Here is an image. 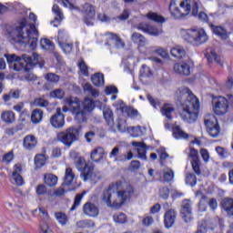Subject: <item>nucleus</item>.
Segmentation results:
<instances>
[{
    "label": "nucleus",
    "mask_w": 233,
    "mask_h": 233,
    "mask_svg": "<svg viewBox=\"0 0 233 233\" xmlns=\"http://www.w3.org/2000/svg\"><path fill=\"white\" fill-rule=\"evenodd\" d=\"M178 114L185 123H196L199 114V99L187 87L178 89L175 95Z\"/></svg>",
    "instance_id": "nucleus-1"
},
{
    "label": "nucleus",
    "mask_w": 233,
    "mask_h": 233,
    "mask_svg": "<svg viewBox=\"0 0 233 233\" xmlns=\"http://www.w3.org/2000/svg\"><path fill=\"white\" fill-rule=\"evenodd\" d=\"M135 192L136 190L132 185L116 182L104 190L102 201L111 208H121L127 201H130Z\"/></svg>",
    "instance_id": "nucleus-2"
},
{
    "label": "nucleus",
    "mask_w": 233,
    "mask_h": 233,
    "mask_svg": "<svg viewBox=\"0 0 233 233\" xmlns=\"http://www.w3.org/2000/svg\"><path fill=\"white\" fill-rule=\"evenodd\" d=\"M7 34L16 45L24 46V48L25 46H29L31 50L37 48L39 33L34 24L26 25V18H23L16 28L8 29Z\"/></svg>",
    "instance_id": "nucleus-3"
},
{
    "label": "nucleus",
    "mask_w": 233,
    "mask_h": 233,
    "mask_svg": "<svg viewBox=\"0 0 233 233\" xmlns=\"http://www.w3.org/2000/svg\"><path fill=\"white\" fill-rule=\"evenodd\" d=\"M190 3L191 0H171L168 10L172 17H174V19H181L182 17H187V15L192 12V15H198L200 21L208 23V15L207 13H198L201 3L199 1H193L192 5Z\"/></svg>",
    "instance_id": "nucleus-4"
},
{
    "label": "nucleus",
    "mask_w": 233,
    "mask_h": 233,
    "mask_svg": "<svg viewBox=\"0 0 233 233\" xmlns=\"http://www.w3.org/2000/svg\"><path fill=\"white\" fill-rule=\"evenodd\" d=\"M41 63V56L37 53L32 55H22L21 58L16 61L12 66L15 72H28L26 65L29 66H35Z\"/></svg>",
    "instance_id": "nucleus-5"
},
{
    "label": "nucleus",
    "mask_w": 233,
    "mask_h": 233,
    "mask_svg": "<svg viewBox=\"0 0 233 233\" xmlns=\"http://www.w3.org/2000/svg\"><path fill=\"white\" fill-rule=\"evenodd\" d=\"M184 39L191 45L199 46L208 41V35L203 28L189 29L186 31Z\"/></svg>",
    "instance_id": "nucleus-6"
},
{
    "label": "nucleus",
    "mask_w": 233,
    "mask_h": 233,
    "mask_svg": "<svg viewBox=\"0 0 233 233\" xmlns=\"http://www.w3.org/2000/svg\"><path fill=\"white\" fill-rule=\"evenodd\" d=\"M65 106H63V112H71L75 116L76 121H84L83 114L79 113V98L75 96L66 97L64 100Z\"/></svg>",
    "instance_id": "nucleus-7"
},
{
    "label": "nucleus",
    "mask_w": 233,
    "mask_h": 233,
    "mask_svg": "<svg viewBox=\"0 0 233 233\" xmlns=\"http://www.w3.org/2000/svg\"><path fill=\"white\" fill-rule=\"evenodd\" d=\"M79 137V129L76 127H68L66 131L57 134L56 139L63 143L65 147H72L73 143L77 141Z\"/></svg>",
    "instance_id": "nucleus-8"
},
{
    "label": "nucleus",
    "mask_w": 233,
    "mask_h": 233,
    "mask_svg": "<svg viewBox=\"0 0 233 233\" xmlns=\"http://www.w3.org/2000/svg\"><path fill=\"white\" fill-rule=\"evenodd\" d=\"M204 124L207 128L208 134L211 137H218L221 133V128L219 124H218V119L214 115H207L204 119Z\"/></svg>",
    "instance_id": "nucleus-9"
},
{
    "label": "nucleus",
    "mask_w": 233,
    "mask_h": 233,
    "mask_svg": "<svg viewBox=\"0 0 233 233\" xmlns=\"http://www.w3.org/2000/svg\"><path fill=\"white\" fill-rule=\"evenodd\" d=\"M96 108V103L94 100L86 97L82 102V107H81V101L78 99V114H82V117H84V120L78 121V123H86V120L88 119V114L92 112Z\"/></svg>",
    "instance_id": "nucleus-10"
},
{
    "label": "nucleus",
    "mask_w": 233,
    "mask_h": 233,
    "mask_svg": "<svg viewBox=\"0 0 233 233\" xmlns=\"http://www.w3.org/2000/svg\"><path fill=\"white\" fill-rule=\"evenodd\" d=\"M81 12L84 14V23L87 26H92L94 25V18L96 17V8L92 4L86 3L81 7Z\"/></svg>",
    "instance_id": "nucleus-11"
},
{
    "label": "nucleus",
    "mask_w": 233,
    "mask_h": 233,
    "mask_svg": "<svg viewBox=\"0 0 233 233\" xmlns=\"http://www.w3.org/2000/svg\"><path fill=\"white\" fill-rule=\"evenodd\" d=\"M213 112L217 116H225L228 112V100L223 96H218L213 101Z\"/></svg>",
    "instance_id": "nucleus-12"
},
{
    "label": "nucleus",
    "mask_w": 233,
    "mask_h": 233,
    "mask_svg": "<svg viewBox=\"0 0 233 233\" xmlns=\"http://www.w3.org/2000/svg\"><path fill=\"white\" fill-rule=\"evenodd\" d=\"M81 179L83 181H99L101 179V175L97 171H94V167L92 166H86L80 174Z\"/></svg>",
    "instance_id": "nucleus-13"
},
{
    "label": "nucleus",
    "mask_w": 233,
    "mask_h": 233,
    "mask_svg": "<svg viewBox=\"0 0 233 233\" xmlns=\"http://www.w3.org/2000/svg\"><path fill=\"white\" fill-rule=\"evenodd\" d=\"M49 121L53 128H63L65 127V115L61 112V107L56 108Z\"/></svg>",
    "instance_id": "nucleus-14"
},
{
    "label": "nucleus",
    "mask_w": 233,
    "mask_h": 233,
    "mask_svg": "<svg viewBox=\"0 0 233 233\" xmlns=\"http://www.w3.org/2000/svg\"><path fill=\"white\" fill-rule=\"evenodd\" d=\"M177 218V212L175 209H168L166 211L164 216V225L166 228H172L174 227V223H176V219Z\"/></svg>",
    "instance_id": "nucleus-15"
},
{
    "label": "nucleus",
    "mask_w": 233,
    "mask_h": 233,
    "mask_svg": "<svg viewBox=\"0 0 233 233\" xmlns=\"http://www.w3.org/2000/svg\"><path fill=\"white\" fill-rule=\"evenodd\" d=\"M83 212L87 218H97V216H99V208L92 202L84 204Z\"/></svg>",
    "instance_id": "nucleus-16"
},
{
    "label": "nucleus",
    "mask_w": 233,
    "mask_h": 233,
    "mask_svg": "<svg viewBox=\"0 0 233 233\" xmlns=\"http://www.w3.org/2000/svg\"><path fill=\"white\" fill-rule=\"evenodd\" d=\"M173 70L179 76H190V66L187 62L176 63Z\"/></svg>",
    "instance_id": "nucleus-17"
},
{
    "label": "nucleus",
    "mask_w": 233,
    "mask_h": 233,
    "mask_svg": "<svg viewBox=\"0 0 233 233\" xmlns=\"http://www.w3.org/2000/svg\"><path fill=\"white\" fill-rule=\"evenodd\" d=\"M52 10L56 17L53 21H51V25H53L55 27H57L59 25H61V21L65 19V16L63 15V11H61L59 5L55 4L52 7Z\"/></svg>",
    "instance_id": "nucleus-18"
},
{
    "label": "nucleus",
    "mask_w": 233,
    "mask_h": 233,
    "mask_svg": "<svg viewBox=\"0 0 233 233\" xmlns=\"http://www.w3.org/2000/svg\"><path fill=\"white\" fill-rule=\"evenodd\" d=\"M137 28L145 34H149V35H159L162 33L161 30L145 23L139 24Z\"/></svg>",
    "instance_id": "nucleus-19"
},
{
    "label": "nucleus",
    "mask_w": 233,
    "mask_h": 233,
    "mask_svg": "<svg viewBox=\"0 0 233 233\" xmlns=\"http://www.w3.org/2000/svg\"><path fill=\"white\" fill-rule=\"evenodd\" d=\"M131 145L137 147V152L138 154L139 159L147 161V144H145L144 142L133 141Z\"/></svg>",
    "instance_id": "nucleus-20"
},
{
    "label": "nucleus",
    "mask_w": 233,
    "mask_h": 233,
    "mask_svg": "<svg viewBox=\"0 0 233 233\" xmlns=\"http://www.w3.org/2000/svg\"><path fill=\"white\" fill-rule=\"evenodd\" d=\"M205 56L207 57L208 63H217L219 66H223V63L221 62V58L216 54L215 50L211 48H208L205 52Z\"/></svg>",
    "instance_id": "nucleus-21"
},
{
    "label": "nucleus",
    "mask_w": 233,
    "mask_h": 233,
    "mask_svg": "<svg viewBox=\"0 0 233 233\" xmlns=\"http://www.w3.org/2000/svg\"><path fill=\"white\" fill-rule=\"evenodd\" d=\"M76 179V173L72 167H66L65 171L64 182L62 184L63 187H70L74 180Z\"/></svg>",
    "instance_id": "nucleus-22"
},
{
    "label": "nucleus",
    "mask_w": 233,
    "mask_h": 233,
    "mask_svg": "<svg viewBox=\"0 0 233 233\" xmlns=\"http://www.w3.org/2000/svg\"><path fill=\"white\" fill-rule=\"evenodd\" d=\"M23 147L25 150H32L37 147V138L34 135L26 136L23 141Z\"/></svg>",
    "instance_id": "nucleus-23"
},
{
    "label": "nucleus",
    "mask_w": 233,
    "mask_h": 233,
    "mask_svg": "<svg viewBox=\"0 0 233 233\" xmlns=\"http://www.w3.org/2000/svg\"><path fill=\"white\" fill-rule=\"evenodd\" d=\"M90 157L95 163H99L105 157V149L103 147H96L92 150Z\"/></svg>",
    "instance_id": "nucleus-24"
},
{
    "label": "nucleus",
    "mask_w": 233,
    "mask_h": 233,
    "mask_svg": "<svg viewBox=\"0 0 233 233\" xmlns=\"http://www.w3.org/2000/svg\"><path fill=\"white\" fill-rule=\"evenodd\" d=\"M118 103L120 105L122 112H124V114H127L129 117H137V116L139 115L137 109H135L132 106H125V103L123 102V100H119Z\"/></svg>",
    "instance_id": "nucleus-25"
},
{
    "label": "nucleus",
    "mask_w": 233,
    "mask_h": 233,
    "mask_svg": "<svg viewBox=\"0 0 233 233\" xmlns=\"http://www.w3.org/2000/svg\"><path fill=\"white\" fill-rule=\"evenodd\" d=\"M57 181H59V178L52 173H46L44 175V183L46 187H56L57 185Z\"/></svg>",
    "instance_id": "nucleus-26"
},
{
    "label": "nucleus",
    "mask_w": 233,
    "mask_h": 233,
    "mask_svg": "<svg viewBox=\"0 0 233 233\" xmlns=\"http://www.w3.org/2000/svg\"><path fill=\"white\" fill-rule=\"evenodd\" d=\"M131 41H133V43L137 45L138 48L147 46V38H145L143 35L139 33H133L131 35Z\"/></svg>",
    "instance_id": "nucleus-27"
},
{
    "label": "nucleus",
    "mask_w": 233,
    "mask_h": 233,
    "mask_svg": "<svg viewBox=\"0 0 233 233\" xmlns=\"http://www.w3.org/2000/svg\"><path fill=\"white\" fill-rule=\"evenodd\" d=\"M106 37L111 41H115V46L116 48H125V42H123V39L119 35L114 33H106Z\"/></svg>",
    "instance_id": "nucleus-28"
},
{
    "label": "nucleus",
    "mask_w": 233,
    "mask_h": 233,
    "mask_svg": "<svg viewBox=\"0 0 233 233\" xmlns=\"http://www.w3.org/2000/svg\"><path fill=\"white\" fill-rule=\"evenodd\" d=\"M221 205L228 216L233 217V198H226L222 199Z\"/></svg>",
    "instance_id": "nucleus-29"
},
{
    "label": "nucleus",
    "mask_w": 233,
    "mask_h": 233,
    "mask_svg": "<svg viewBox=\"0 0 233 233\" xmlns=\"http://www.w3.org/2000/svg\"><path fill=\"white\" fill-rule=\"evenodd\" d=\"M43 110L42 109H34L31 113V123L34 125H38V123H41L43 121Z\"/></svg>",
    "instance_id": "nucleus-30"
},
{
    "label": "nucleus",
    "mask_w": 233,
    "mask_h": 233,
    "mask_svg": "<svg viewBox=\"0 0 233 233\" xmlns=\"http://www.w3.org/2000/svg\"><path fill=\"white\" fill-rule=\"evenodd\" d=\"M1 117L2 121H4V123H7V125H11V123H14V121H15V114H14V111H4L1 114Z\"/></svg>",
    "instance_id": "nucleus-31"
},
{
    "label": "nucleus",
    "mask_w": 233,
    "mask_h": 233,
    "mask_svg": "<svg viewBox=\"0 0 233 233\" xmlns=\"http://www.w3.org/2000/svg\"><path fill=\"white\" fill-rule=\"evenodd\" d=\"M82 86L85 94H87V96H92V97L99 96V91L94 88L90 83H86Z\"/></svg>",
    "instance_id": "nucleus-32"
},
{
    "label": "nucleus",
    "mask_w": 233,
    "mask_h": 233,
    "mask_svg": "<svg viewBox=\"0 0 233 233\" xmlns=\"http://www.w3.org/2000/svg\"><path fill=\"white\" fill-rule=\"evenodd\" d=\"M173 137L175 139H188V134L183 131L179 126H175L173 127Z\"/></svg>",
    "instance_id": "nucleus-33"
},
{
    "label": "nucleus",
    "mask_w": 233,
    "mask_h": 233,
    "mask_svg": "<svg viewBox=\"0 0 233 233\" xmlns=\"http://www.w3.org/2000/svg\"><path fill=\"white\" fill-rule=\"evenodd\" d=\"M170 54L176 59H183L187 56V51L181 46H176L170 50Z\"/></svg>",
    "instance_id": "nucleus-34"
},
{
    "label": "nucleus",
    "mask_w": 233,
    "mask_h": 233,
    "mask_svg": "<svg viewBox=\"0 0 233 233\" xmlns=\"http://www.w3.org/2000/svg\"><path fill=\"white\" fill-rule=\"evenodd\" d=\"M212 30L216 35H218V37L222 39H228V33L227 32V29H225L223 26L220 25H211Z\"/></svg>",
    "instance_id": "nucleus-35"
},
{
    "label": "nucleus",
    "mask_w": 233,
    "mask_h": 233,
    "mask_svg": "<svg viewBox=\"0 0 233 233\" xmlns=\"http://www.w3.org/2000/svg\"><path fill=\"white\" fill-rule=\"evenodd\" d=\"M116 127L118 132L121 133L128 132V130L130 129V127H128V125L127 124V120L121 117L117 118Z\"/></svg>",
    "instance_id": "nucleus-36"
},
{
    "label": "nucleus",
    "mask_w": 233,
    "mask_h": 233,
    "mask_svg": "<svg viewBox=\"0 0 233 233\" xmlns=\"http://www.w3.org/2000/svg\"><path fill=\"white\" fill-rule=\"evenodd\" d=\"M91 81L95 86H103V85H105V76L100 73H96L92 76Z\"/></svg>",
    "instance_id": "nucleus-37"
},
{
    "label": "nucleus",
    "mask_w": 233,
    "mask_h": 233,
    "mask_svg": "<svg viewBox=\"0 0 233 233\" xmlns=\"http://www.w3.org/2000/svg\"><path fill=\"white\" fill-rule=\"evenodd\" d=\"M162 116H165L167 119H172V113L174 112V106L170 104H165L160 110Z\"/></svg>",
    "instance_id": "nucleus-38"
},
{
    "label": "nucleus",
    "mask_w": 233,
    "mask_h": 233,
    "mask_svg": "<svg viewBox=\"0 0 233 233\" xmlns=\"http://www.w3.org/2000/svg\"><path fill=\"white\" fill-rule=\"evenodd\" d=\"M103 114L108 127H114V113L112 110L110 108H106L104 109Z\"/></svg>",
    "instance_id": "nucleus-39"
},
{
    "label": "nucleus",
    "mask_w": 233,
    "mask_h": 233,
    "mask_svg": "<svg viewBox=\"0 0 233 233\" xmlns=\"http://www.w3.org/2000/svg\"><path fill=\"white\" fill-rule=\"evenodd\" d=\"M40 46H41V48H43L44 50H49L50 52H54V48H56V46H54V43H52V41L46 38L40 40Z\"/></svg>",
    "instance_id": "nucleus-40"
},
{
    "label": "nucleus",
    "mask_w": 233,
    "mask_h": 233,
    "mask_svg": "<svg viewBox=\"0 0 233 233\" xmlns=\"http://www.w3.org/2000/svg\"><path fill=\"white\" fill-rule=\"evenodd\" d=\"M46 163V156L44 154L36 155L35 157V165L36 168H41V167H45Z\"/></svg>",
    "instance_id": "nucleus-41"
},
{
    "label": "nucleus",
    "mask_w": 233,
    "mask_h": 233,
    "mask_svg": "<svg viewBox=\"0 0 233 233\" xmlns=\"http://www.w3.org/2000/svg\"><path fill=\"white\" fill-rule=\"evenodd\" d=\"M164 181L166 183H170V181H174V170L170 167H166L164 169Z\"/></svg>",
    "instance_id": "nucleus-42"
},
{
    "label": "nucleus",
    "mask_w": 233,
    "mask_h": 233,
    "mask_svg": "<svg viewBox=\"0 0 233 233\" xmlns=\"http://www.w3.org/2000/svg\"><path fill=\"white\" fill-rule=\"evenodd\" d=\"M55 217L58 223H60V225L65 226L68 223V217L63 212L55 213Z\"/></svg>",
    "instance_id": "nucleus-43"
},
{
    "label": "nucleus",
    "mask_w": 233,
    "mask_h": 233,
    "mask_svg": "<svg viewBox=\"0 0 233 233\" xmlns=\"http://www.w3.org/2000/svg\"><path fill=\"white\" fill-rule=\"evenodd\" d=\"M147 19H150L151 21H155L156 23H165V17L162 15H157V13H148L147 15Z\"/></svg>",
    "instance_id": "nucleus-44"
},
{
    "label": "nucleus",
    "mask_w": 233,
    "mask_h": 233,
    "mask_svg": "<svg viewBox=\"0 0 233 233\" xmlns=\"http://www.w3.org/2000/svg\"><path fill=\"white\" fill-rule=\"evenodd\" d=\"M33 105L35 106H39L40 108H46V106L49 105V102L43 97H37L34 100Z\"/></svg>",
    "instance_id": "nucleus-45"
},
{
    "label": "nucleus",
    "mask_w": 233,
    "mask_h": 233,
    "mask_svg": "<svg viewBox=\"0 0 233 233\" xmlns=\"http://www.w3.org/2000/svg\"><path fill=\"white\" fill-rule=\"evenodd\" d=\"M94 226H95L94 221L90 219L80 220L76 223L77 228H90Z\"/></svg>",
    "instance_id": "nucleus-46"
},
{
    "label": "nucleus",
    "mask_w": 233,
    "mask_h": 233,
    "mask_svg": "<svg viewBox=\"0 0 233 233\" xmlns=\"http://www.w3.org/2000/svg\"><path fill=\"white\" fill-rule=\"evenodd\" d=\"M197 183H198V178L196 177V175H194L193 173L186 174L187 185H189V187H195Z\"/></svg>",
    "instance_id": "nucleus-47"
},
{
    "label": "nucleus",
    "mask_w": 233,
    "mask_h": 233,
    "mask_svg": "<svg viewBox=\"0 0 233 233\" xmlns=\"http://www.w3.org/2000/svg\"><path fill=\"white\" fill-rule=\"evenodd\" d=\"M85 194H86V191H83L82 194H78L76 196L74 205L71 207V211L76 210V208H77V207L81 205V201L85 197Z\"/></svg>",
    "instance_id": "nucleus-48"
},
{
    "label": "nucleus",
    "mask_w": 233,
    "mask_h": 233,
    "mask_svg": "<svg viewBox=\"0 0 233 233\" xmlns=\"http://www.w3.org/2000/svg\"><path fill=\"white\" fill-rule=\"evenodd\" d=\"M45 79L47 80L48 83H59V76L55 73H47L44 76Z\"/></svg>",
    "instance_id": "nucleus-49"
},
{
    "label": "nucleus",
    "mask_w": 233,
    "mask_h": 233,
    "mask_svg": "<svg viewBox=\"0 0 233 233\" xmlns=\"http://www.w3.org/2000/svg\"><path fill=\"white\" fill-rule=\"evenodd\" d=\"M192 212V202L188 199L182 201L181 205V213Z\"/></svg>",
    "instance_id": "nucleus-50"
},
{
    "label": "nucleus",
    "mask_w": 233,
    "mask_h": 233,
    "mask_svg": "<svg viewBox=\"0 0 233 233\" xmlns=\"http://www.w3.org/2000/svg\"><path fill=\"white\" fill-rule=\"evenodd\" d=\"M127 132L129 134H131L132 137H139V136H141V134H143V131H141V127H139V126L129 127Z\"/></svg>",
    "instance_id": "nucleus-51"
},
{
    "label": "nucleus",
    "mask_w": 233,
    "mask_h": 233,
    "mask_svg": "<svg viewBox=\"0 0 233 233\" xmlns=\"http://www.w3.org/2000/svg\"><path fill=\"white\" fill-rule=\"evenodd\" d=\"M191 165L194 172L197 174V176L201 175V160H191Z\"/></svg>",
    "instance_id": "nucleus-52"
},
{
    "label": "nucleus",
    "mask_w": 233,
    "mask_h": 233,
    "mask_svg": "<svg viewBox=\"0 0 233 233\" xmlns=\"http://www.w3.org/2000/svg\"><path fill=\"white\" fill-rule=\"evenodd\" d=\"M6 57L7 63L13 66L14 65H15V63H17V61H19V59H21V56H17L15 54H12V55H5V56Z\"/></svg>",
    "instance_id": "nucleus-53"
},
{
    "label": "nucleus",
    "mask_w": 233,
    "mask_h": 233,
    "mask_svg": "<svg viewBox=\"0 0 233 233\" xmlns=\"http://www.w3.org/2000/svg\"><path fill=\"white\" fill-rule=\"evenodd\" d=\"M113 218L115 223H119V224L127 223V215H125L124 213L116 214L113 216Z\"/></svg>",
    "instance_id": "nucleus-54"
},
{
    "label": "nucleus",
    "mask_w": 233,
    "mask_h": 233,
    "mask_svg": "<svg viewBox=\"0 0 233 233\" xmlns=\"http://www.w3.org/2000/svg\"><path fill=\"white\" fill-rule=\"evenodd\" d=\"M51 97H56V99H63L65 97V91L63 89H56L50 92Z\"/></svg>",
    "instance_id": "nucleus-55"
},
{
    "label": "nucleus",
    "mask_w": 233,
    "mask_h": 233,
    "mask_svg": "<svg viewBox=\"0 0 233 233\" xmlns=\"http://www.w3.org/2000/svg\"><path fill=\"white\" fill-rule=\"evenodd\" d=\"M59 46L62 48V50H63V52H65V54H70V52H72V49L74 48V45L69 44L67 42L59 44Z\"/></svg>",
    "instance_id": "nucleus-56"
},
{
    "label": "nucleus",
    "mask_w": 233,
    "mask_h": 233,
    "mask_svg": "<svg viewBox=\"0 0 233 233\" xmlns=\"http://www.w3.org/2000/svg\"><path fill=\"white\" fill-rule=\"evenodd\" d=\"M74 163L78 170H83L85 167H88V165H86V162L85 161V158L81 157L78 159H76Z\"/></svg>",
    "instance_id": "nucleus-57"
},
{
    "label": "nucleus",
    "mask_w": 233,
    "mask_h": 233,
    "mask_svg": "<svg viewBox=\"0 0 233 233\" xmlns=\"http://www.w3.org/2000/svg\"><path fill=\"white\" fill-rule=\"evenodd\" d=\"M58 45H63V43H68V35L65 31L58 32Z\"/></svg>",
    "instance_id": "nucleus-58"
},
{
    "label": "nucleus",
    "mask_w": 233,
    "mask_h": 233,
    "mask_svg": "<svg viewBox=\"0 0 233 233\" xmlns=\"http://www.w3.org/2000/svg\"><path fill=\"white\" fill-rule=\"evenodd\" d=\"M132 157H134V154L132 153V151H129L125 155H120L119 158H116V160L120 161L121 163H125L126 160L130 161Z\"/></svg>",
    "instance_id": "nucleus-59"
},
{
    "label": "nucleus",
    "mask_w": 233,
    "mask_h": 233,
    "mask_svg": "<svg viewBox=\"0 0 233 233\" xmlns=\"http://www.w3.org/2000/svg\"><path fill=\"white\" fill-rule=\"evenodd\" d=\"M140 76L141 77H149V76H152L150 67H148L147 65H143L142 68L140 69Z\"/></svg>",
    "instance_id": "nucleus-60"
},
{
    "label": "nucleus",
    "mask_w": 233,
    "mask_h": 233,
    "mask_svg": "<svg viewBox=\"0 0 233 233\" xmlns=\"http://www.w3.org/2000/svg\"><path fill=\"white\" fill-rule=\"evenodd\" d=\"M13 181L17 185V187H22L24 185L25 180L23 179V177H21L20 174H13L12 175Z\"/></svg>",
    "instance_id": "nucleus-61"
},
{
    "label": "nucleus",
    "mask_w": 233,
    "mask_h": 233,
    "mask_svg": "<svg viewBox=\"0 0 233 233\" xmlns=\"http://www.w3.org/2000/svg\"><path fill=\"white\" fill-rule=\"evenodd\" d=\"M40 233H53L50 226L46 221L40 223Z\"/></svg>",
    "instance_id": "nucleus-62"
},
{
    "label": "nucleus",
    "mask_w": 233,
    "mask_h": 233,
    "mask_svg": "<svg viewBox=\"0 0 233 233\" xmlns=\"http://www.w3.org/2000/svg\"><path fill=\"white\" fill-rule=\"evenodd\" d=\"M78 66L80 68V72L81 74H83V76H88V66H86V64H85V61H80L78 63Z\"/></svg>",
    "instance_id": "nucleus-63"
},
{
    "label": "nucleus",
    "mask_w": 233,
    "mask_h": 233,
    "mask_svg": "<svg viewBox=\"0 0 233 233\" xmlns=\"http://www.w3.org/2000/svg\"><path fill=\"white\" fill-rule=\"evenodd\" d=\"M110 159H115V161H117L116 159H119V147H115L110 154H109Z\"/></svg>",
    "instance_id": "nucleus-64"
}]
</instances>
